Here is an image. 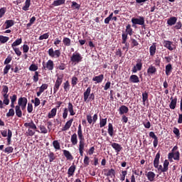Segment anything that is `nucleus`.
Here are the masks:
<instances>
[{"label": "nucleus", "instance_id": "nucleus-1", "mask_svg": "<svg viewBox=\"0 0 182 182\" xmlns=\"http://www.w3.org/2000/svg\"><path fill=\"white\" fill-rule=\"evenodd\" d=\"M180 156L181 154L178 151V146L176 145L173 146L171 152L168 154V159H169V161H172V159H173V160L178 161L180 160Z\"/></svg>", "mask_w": 182, "mask_h": 182}, {"label": "nucleus", "instance_id": "nucleus-2", "mask_svg": "<svg viewBox=\"0 0 182 182\" xmlns=\"http://www.w3.org/2000/svg\"><path fill=\"white\" fill-rule=\"evenodd\" d=\"M24 127L26 128L29 127V129L26 132L27 136H30L31 137H32V136H34V134H36L35 131L37 129V127L32 119L30 122H26L24 124Z\"/></svg>", "mask_w": 182, "mask_h": 182}, {"label": "nucleus", "instance_id": "nucleus-3", "mask_svg": "<svg viewBox=\"0 0 182 182\" xmlns=\"http://www.w3.org/2000/svg\"><path fill=\"white\" fill-rule=\"evenodd\" d=\"M160 158H161V154L160 151H159L154 159V167L158 170V171H160L161 173H165L166 172V170H164V167L161 165H159L160 163Z\"/></svg>", "mask_w": 182, "mask_h": 182}, {"label": "nucleus", "instance_id": "nucleus-4", "mask_svg": "<svg viewBox=\"0 0 182 182\" xmlns=\"http://www.w3.org/2000/svg\"><path fill=\"white\" fill-rule=\"evenodd\" d=\"M83 57L82 55L78 52H75L73 53L72 57H70V62L77 65V63H80L82 62Z\"/></svg>", "mask_w": 182, "mask_h": 182}, {"label": "nucleus", "instance_id": "nucleus-5", "mask_svg": "<svg viewBox=\"0 0 182 182\" xmlns=\"http://www.w3.org/2000/svg\"><path fill=\"white\" fill-rule=\"evenodd\" d=\"M64 75H60L57 77L55 85L53 87V94H56L60 87V85L63 82Z\"/></svg>", "mask_w": 182, "mask_h": 182}, {"label": "nucleus", "instance_id": "nucleus-6", "mask_svg": "<svg viewBox=\"0 0 182 182\" xmlns=\"http://www.w3.org/2000/svg\"><path fill=\"white\" fill-rule=\"evenodd\" d=\"M48 53L51 58H60V50H53V47L49 48Z\"/></svg>", "mask_w": 182, "mask_h": 182}, {"label": "nucleus", "instance_id": "nucleus-7", "mask_svg": "<svg viewBox=\"0 0 182 182\" xmlns=\"http://www.w3.org/2000/svg\"><path fill=\"white\" fill-rule=\"evenodd\" d=\"M131 21L132 23V27H134L136 25L144 26L145 24V18L144 16H140L139 18H132Z\"/></svg>", "mask_w": 182, "mask_h": 182}, {"label": "nucleus", "instance_id": "nucleus-8", "mask_svg": "<svg viewBox=\"0 0 182 182\" xmlns=\"http://www.w3.org/2000/svg\"><path fill=\"white\" fill-rule=\"evenodd\" d=\"M86 119L89 124H92V125H94L97 122L98 114H97V113H95V114H94V116H92V117L91 114H87Z\"/></svg>", "mask_w": 182, "mask_h": 182}, {"label": "nucleus", "instance_id": "nucleus-9", "mask_svg": "<svg viewBox=\"0 0 182 182\" xmlns=\"http://www.w3.org/2000/svg\"><path fill=\"white\" fill-rule=\"evenodd\" d=\"M143 68V61L142 59H137L136 64L132 68V73H136L138 71L141 70Z\"/></svg>", "mask_w": 182, "mask_h": 182}, {"label": "nucleus", "instance_id": "nucleus-10", "mask_svg": "<svg viewBox=\"0 0 182 182\" xmlns=\"http://www.w3.org/2000/svg\"><path fill=\"white\" fill-rule=\"evenodd\" d=\"M85 147V139L79 140L78 150H79L80 156H83Z\"/></svg>", "mask_w": 182, "mask_h": 182}, {"label": "nucleus", "instance_id": "nucleus-11", "mask_svg": "<svg viewBox=\"0 0 182 182\" xmlns=\"http://www.w3.org/2000/svg\"><path fill=\"white\" fill-rule=\"evenodd\" d=\"M43 68L44 70H53L54 68V63L52 60H48L46 64L43 63Z\"/></svg>", "mask_w": 182, "mask_h": 182}, {"label": "nucleus", "instance_id": "nucleus-12", "mask_svg": "<svg viewBox=\"0 0 182 182\" xmlns=\"http://www.w3.org/2000/svg\"><path fill=\"white\" fill-rule=\"evenodd\" d=\"M91 93V87H89L87 88V90L83 93V101L86 103L89 102V97Z\"/></svg>", "mask_w": 182, "mask_h": 182}, {"label": "nucleus", "instance_id": "nucleus-13", "mask_svg": "<svg viewBox=\"0 0 182 182\" xmlns=\"http://www.w3.org/2000/svg\"><path fill=\"white\" fill-rule=\"evenodd\" d=\"M149 135V137H151V139H154L153 145H154V147L156 148L159 144L158 137L156 136V135L154 132H150Z\"/></svg>", "mask_w": 182, "mask_h": 182}, {"label": "nucleus", "instance_id": "nucleus-14", "mask_svg": "<svg viewBox=\"0 0 182 182\" xmlns=\"http://www.w3.org/2000/svg\"><path fill=\"white\" fill-rule=\"evenodd\" d=\"M74 122V119L72 118L69 119L65 124V126L62 129V132H67L68 131L70 127H72L73 122Z\"/></svg>", "mask_w": 182, "mask_h": 182}, {"label": "nucleus", "instance_id": "nucleus-15", "mask_svg": "<svg viewBox=\"0 0 182 182\" xmlns=\"http://www.w3.org/2000/svg\"><path fill=\"white\" fill-rule=\"evenodd\" d=\"M67 109L69 112L70 116H75L76 114V112L72 102H68Z\"/></svg>", "mask_w": 182, "mask_h": 182}, {"label": "nucleus", "instance_id": "nucleus-16", "mask_svg": "<svg viewBox=\"0 0 182 182\" xmlns=\"http://www.w3.org/2000/svg\"><path fill=\"white\" fill-rule=\"evenodd\" d=\"M145 176H146L149 181L154 182L155 180L156 173L152 172V171H149V172H147Z\"/></svg>", "mask_w": 182, "mask_h": 182}, {"label": "nucleus", "instance_id": "nucleus-17", "mask_svg": "<svg viewBox=\"0 0 182 182\" xmlns=\"http://www.w3.org/2000/svg\"><path fill=\"white\" fill-rule=\"evenodd\" d=\"M77 136H78L79 141L85 140V136H84V135H83V132H82V125H81V124H80L78 125Z\"/></svg>", "mask_w": 182, "mask_h": 182}, {"label": "nucleus", "instance_id": "nucleus-18", "mask_svg": "<svg viewBox=\"0 0 182 182\" xmlns=\"http://www.w3.org/2000/svg\"><path fill=\"white\" fill-rule=\"evenodd\" d=\"M118 111L119 114L123 116L124 114H127L129 112V108L126 105H123L120 106Z\"/></svg>", "mask_w": 182, "mask_h": 182}, {"label": "nucleus", "instance_id": "nucleus-19", "mask_svg": "<svg viewBox=\"0 0 182 182\" xmlns=\"http://www.w3.org/2000/svg\"><path fill=\"white\" fill-rule=\"evenodd\" d=\"M173 70V66L171 63L166 65L165 66V74L166 76H169Z\"/></svg>", "mask_w": 182, "mask_h": 182}, {"label": "nucleus", "instance_id": "nucleus-20", "mask_svg": "<svg viewBox=\"0 0 182 182\" xmlns=\"http://www.w3.org/2000/svg\"><path fill=\"white\" fill-rule=\"evenodd\" d=\"M63 43L65 47H70L72 45V40L68 37H63Z\"/></svg>", "mask_w": 182, "mask_h": 182}, {"label": "nucleus", "instance_id": "nucleus-21", "mask_svg": "<svg viewBox=\"0 0 182 182\" xmlns=\"http://www.w3.org/2000/svg\"><path fill=\"white\" fill-rule=\"evenodd\" d=\"M15 21L13 20H6L3 26L4 29H9L14 25Z\"/></svg>", "mask_w": 182, "mask_h": 182}, {"label": "nucleus", "instance_id": "nucleus-22", "mask_svg": "<svg viewBox=\"0 0 182 182\" xmlns=\"http://www.w3.org/2000/svg\"><path fill=\"white\" fill-rule=\"evenodd\" d=\"M173 42L170 41H164V46L170 51H173L174 50L173 48L171 46Z\"/></svg>", "mask_w": 182, "mask_h": 182}, {"label": "nucleus", "instance_id": "nucleus-23", "mask_svg": "<svg viewBox=\"0 0 182 182\" xmlns=\"http://www.w3.org/2000/svg\"><path fill=\"white\" fill-rule=\"evenodd\" d=\"M75 170H76V166H75L74 164H73V165L69 168L68 171V177L73 176L75 174Z\"/></svg>", "mask_w": 182, "mask_h": 182}, {"label": "nucleus", "instance_id": "nucleus-24", "mask_svg": "<svg viewBox=\"0 0 182 182\" xmlns=\"http://www.w3.org/2000/svg\"><path fill=\"white\" fill-rule=\"evenodd\" d=\"M157 72V69L155 66L150 65L147 69V74L149 75H152Z\"/></svg>", "mask_w": 182, "mask_h": 182}, {"label": "nucleus", "instance_id": "nucleus-25", "mask_svg": "<svg viewBox=\"0 0 182 182\" xmlns=\"http://www.w3.org/2000/svg\"><path fill=\"white\" fill-rule=\"evenodd\" d=\"M125 33H127L129 36H133V33H134V31H133V28H132L131 24H127L125 29Z\"/></svg>", "mask_w": 182, "mask_h": 182}, {"label": "nucleus", "instance_id": "nucleus-26", "mask_svg": "<svg viewBox=\"0 0 182 182\" xmlns=\"http://www.w3.org/2000/svg\"><path fill=\"white\" fill-rule=\"evenodd\" d=\"M70 141L72 143V145H77L78 143V139H77V134L76 133H74L73 135H71Z\"/></svg>", "mask_w": 182, "mask_h": 182}, {"label": "nucleus", "instance_id": "nucleus-27", "mask_svg": "<svg viewBox=\"0 0 182 182\" xmlns=\"http://www.w3.org/2000/svg\"><path fill=\"white\" fill-rule=\"evenodd\" d=\"M15 114L17 117L18 118L22 117V109H21V106H18V105L15 106Z\"/></svg>", "mask_w": 182, "mask_h": 182}, {"label": "nucleus", "instance_id": "nucleus-28", "mask_svg": "<svg viewBox=\"0 0 182 182\" xmlns=\"http://www.w3.org/2000/svg\"><path fill=\"white\" fill-rule=\"evenodd\" d=\"M177 20L178 18L176 17L172 16L168 19L166 23H168V26H172L176 23Z\"/></svg>", "mask_w": 182, "mask_h": 182}, {"label": "nucleus", "instance_id": "nucleus-29", "mask_svg": "<svg viewBox=\"0 0 182 182\" xmlns=\"http://www.w3.org/2000/svg\"><path fill=\"white\" fill-rule=\"evenodd\" d=\"M27 103L28 100L27 98H26V97H20V98H18V102L17 106L21 107V105H27Z\"/></svg>", "mask_w": 182, "mask_h": 182}, {"label": "nucleus", "instance_id": "nucleus-30", "mask_svg": "<svg viewBox=\"0 0 182 182\" xmlns=\"http://www.w3.org/2000/svg\"><path fill=\"white\" fill-rule=\"evenodd\" d=\"M171 103H169V108H171V109H175L176 107V104H177V98H173V97H171Z\"/></svg>", "mask_w": 182, "mask_h": 182}, {"label": "nucleus", "instance_id": "nucleus-31", "mask_svg": "<svg viewBox=\"0 0 182 182\" xmlns=\"http://www.w3.org/2000/svg\"><path fill=\"white\" fill-rule=\"evenodd\" d=\"M47 154H48L50 163L53 162L54 160H56V157H58L56 154H55L53 152L50 151L48 153H47Z\"/></svg>", "mask_w": 182, "mask_h": 182}, {"label": "nucleus", "instance_id": "nucleus-32", "mask_svg": "<svg viewBox=\"0 0 182 182\" xmlns=\"http://www.w3.org/2000/svg\"><path fill=\"white\" fill-rule=\"evenodd\" d=\"M129 81L132 83H139L140 82V80L138 75H132L129 77Z\"/></svg>", "mask_w": 182, "mask_h": 182}, {"label": "nucleus", "instance_id": "nucleus-33", "mask_svg": "<svg viewBox=\"0 0 182 182\" xmlns=\"http://www.w3.org/2000/svg\"><path fill=\"white\" fill-rule=\"evenodd\" d=\"M63 155L67 159V160L72 161L74 159L73 156L71 154V153L69 151L63 150Z\"/></svg>", "mask_w": 182, "mask_h": 182}, {"label": "nucleus", "instance_id": "nucleus-34", "mask_svg": "<svg viewBox=\"0 0 182 182\" xmlns=\"http://www.w3.org/2000/svg\"><path fill=\"white\" fill-rule=\"evenodd\" d=\"M156 52V46L155 43H153L149 48L150 56L154 57Z\"/></svg>", "mask_w": 182, "mask_h": 182}, {"label": "nucleus", "instance_id": "nucleus-35", "mask_svg": "<svg viewBox=\"0 0 182 182\" xmlns=\"http://www.w3.org/2000/svg\"><path fill=\"white\" fill-rule=\"evenodd\" d=\"M103 80H104L103 74L92 77V81L97 82V83H101L103 81Z\"/></svg>", "mask_w": 182, "mask_h": 182}, {"label": "nucleus", "instance_id": "nucleus-36", "mask_svg": "<svg viewBox=\"0 0 182 182\" xmlns=\"http://www.w3.org/2000/svg\"><path fill=\"white\" fill-rule=\"evenodd\" d=\"M58 112V109L56 107L53 108L50 112H48V119L53 118L56 116V112Z\"/></svg>", "mask_w": 182, "mask_h": 182}, {"label": "nucleus", "instance_id": "nucleus-37", "mask_svg": "<svg viewBox=\"0 0 182 182\" xmlns=\"http://www.w3.org/2000/svg\"><path fill=\"white\" fill-rule=\"evenodd\" d=\"M112 146L117 153L120 152L121 150L122 149V146L117 143H112Z\"/></svg>", "mask_w": 182, "mask_h": 182}, {"label": "nucleus", "instance_id": "nucleus-38", "mask_svg": "<svg viewBox=\"0 0 182 182\" xmlns=\"http://www.w3.org/2000/svg\"><path fill=\"white\" fill-rule=\"evenodd\" d=\"M146 102H149V93L146 91L142 93L143 105H146Z\"/></svg>", "mask_w": 182, "mask_h": 182}, {"label": "nucleus", "instance_id": "nucleus-39", "mask_svg": "<svg viewBox=\"0 0 182 182\" xmlns=\"http://www.w3.org/2000/svg\"><path fill=\"white\" fill-rule=\"evenodd\" d=\"M65 1L66 0H55L53 2L52 6H58L64 5L65 4Z\"/></svg>", "mask_w": 182, "mask_h": 182}, {"label": "nucleus", "instance_id": "nucleus-40", "mask_svg": "<svg viewBox=\"0 0 182 182\" xmlns=\"http://www.w3.org/2000/svg\"><path fill=\"white\" fill-rule=\"evenodd\" d=\"M22 43V38H17L15 41H14L11 44V48H16V46H20Z\"/></svg>", "mask_w": 182, "mask_h": 182}, {"label": "nucleus", "instance_id": "nucleus-41", "mask_svg": "<svg viewBox=\"0 0 182 182\" xmlns=\"http://www.w3.org/2000/svg\"><path fill=\"white\" fill-rule=\"evenodd\" d=\"M10 38L9 36H5L3 35H0V43L1 44H5L9 41Z\"/></svg>", "mask_w": 182, "mask_h": 182}, {"label": "nucleus", "instance_id": "nucleus-42", "mask_svg": "<svg viewBox=\"0 0 182 182\" xmlns=\"http://www.w3.org/2000/svg\"><path fill=\"white\" fill-rule=\"evenodd\" d=\"M108 134H109L110 137H113V136H114V129H113V125H112V123H109Z\"/></svg>", "mask_w": 182, "mask_h": 182}, {"label": "nucleus", "instance_id": "nucleus-43", "mask_svg": "<svg viewBox=\"0 0 182 182\" xmlns=\"http://www.w3.org/2000/svg\"><path fill=\"white\" fill-rule=\"evenodd\" d=\"M139 46V43L135 38H131V47L134 48Z\"/></svg>", "mask_w": 182, "mask_h": 182}, {"label": "nucleus", "instance_id": "nucleus-44", "mask_svg": "<svg viewBox=\"0 0 182 182\" xmlns=\"http://www.w3.org/2000/svg\"><path fill=\"white\" fill-rule=\"evenodd\" d=\"M107 118H100V127L103 128L107 125Z\"/></svg>", "mask_w": 182, "mask_h": 182}, {"label": "nucleus", "instance_id": "nucleus-45", "mask_svg": "<svg viewBox=\"0 0 182 182\" xmlns=\"http://www.w3.org/2000/svg\"><path fill=\"white\" fill-rule=\"evenodd\" d=\"M70 88V84L69 80H67L65 82L63 83V89L65 92H68Z\"/></svg>", "mask_w": 182, "mask_h": 182}, {"label": "nucleus", "instance_id": "nucleus-46", "mask_svg": "<svg viewBox=\"0 0 182 182\" xmlns=\"http://www.w3.org/2000/svg\"><path fill=\"white\" fill-rule=\"evenodd\" d=\"M15 115V111L13 108H10L9 112L6 113V117H13Z\"/></svg>", "mask_w": 182, "mask_h": 182}, {"label": "nucleus", "instance_id": "nucleus-47", "mask_svg": "<svg viewBox=\"0 0 182 182\" xmlns=\"http://www.w3.org/2000/svg\"><path fill=\"white\" fill-rule=\"evenodd\" d=\"M53 145L55 149L60 150V143L58 140H55L53 141Z\"/></svg>", "mask_w": 182, "mask_h": 182}, {"label": "nucleus", "instance_id": "nucleus-48", "mask_svg": "<svg viewBox=\"0 0 182 182\" xmlns=\"http://www.w3.org/2000/svg\"><path fill=\"white\" fill-rule=\"evenodd\" d=\"M31 6V0H26L25 2V6H23V10L27 11Z\"/></svg>", "mask_w": 182, "mask_h": 182}, {"label": "nucleus", "instance_id": "nucleus-49", "mask_svg": "<svg viewBox=\"0 0 182 182\" xmlns=\"http://www.w3.org/2000/svg\"><path fill=\"white\" fill-rule=\"evenodd\" d=\"M77 82H78V78L75 76H73L72 78H71V85H72V87H74L75 86L77 85Z\"/></svg>", "mask_w": 182, "mask_h": 182}, {"label": "nucleus", "instance_id": "nucleus-50", "mask_svg": "<svg viewBox=\"0 0 182 182\" xmlns=\"http://www.w3.org/2000/svg\"><path fill=\"white\" fill-rule=\"evenodd\" d=\"M80 7H81V6L79 4H77L76 1L72 2L71 8L73 9L79 10L80 9Z\"/></svg>", "mask_w": 182, "mask_h": 182}, {"label": "nucleus", "instance_id": "nucleus-51", "mask_svg": "<svg viewBox=\"0 0 182 182\" xmlns=\"http://www.w3.org/2000/svg\"><path fill=\"white\" fill-rule=\"evenodd\" d=\"M128 35L127 33H122V43H125V42L127 41Z\"/></svg>", "mask_w": 182, "mask_h": 182}, {"label": "nucleus", "instance_id": "nucleus-52", "mask_svg": "<svg viewBox=\"0 0 182 182\" xmlns=\"http://www.w3.org/2000/svg\"><path fill=\"white\" fill-rule=\"evenodd\" d=\"M39 128L41 130V134H46L48 133V130L44 125H40Z\"/></svg>", "mask_w": 182, "mask_h": 182}, {"label": "nucleus", "instance_id": "nucleus-53", "mask_svg": "<svg viewBox=\"0 0 182 182\" xmlns=\"http://www.w3.org/2000/svg\"><path fill=\"white\" fill-rule=\"evenodd\" d=\"M9 91V89L7 85L2 86L1 95L8 94Z\"/></svg>", "mask_w": 182, "mask_h": 182}, {"label": "nucleus", "instance_id": "nucleus-54", "mask_svg": "<svg viewBox=\"0 0 182 182\" xmlns=\"http://www.w3.org/2000/svg\"><path fill=\"white\" fill-rule=\"evenodd\" d=\"M6 65L4 68V75L9 73V70L11 68V65L9 64H6Z\"/></svg>", "mask_w": 182, "mask_h": 182}, {"label": "nucleus", "instance_id": "nucleus-55", "mask_svg": "<svg viewBox=\"0 0 182 182\" xmlns=\"http://www.w3.org/2000/svg\"><path fill=\"white\" fill-rule=\"evenodd\" d=\"M169 166V161L168 160H165L163 164L164 170L168 171Z\"/></svg>", "mask_w": 182, "mask_h": 182}, {"label": "nucleus", "instance_id": "nucleus-56", "mask_svg": "<svg viewBox=\"0 0 182 182\" xmlns=\"http://www.w3.org/2000/svg\"><path fill=\"white\" fill-rule=\"evenodd\" d=\"M48 38H49V33H43V35L40 36L39 40L40 41L46 40Z\"/></svg>", "mask_w": 182, "mask_h": 182}, {"label": "nucleus", "instance_id": "nucleus-57", "mask_svg": "<svg viewBox=\"0 0 182 182\" xmlns=\"http://www.w3.org/2000/svg\"><path fill=\"white\" fill-rule=\"evenodd\" d=\"M173 134H176L178 139L180 138V136H181L180 131L177 127H173Z\"/></svg>", "mask_w": 182, "mask_h": 182}, {"label": "nucleus", "instance_id": "nucleus-58", "mask_svg": "<svg viewBox=\"0 0 182 182\" xmlns=\"http://www.w3.org/2000/svg\"><path fill=\"white\" fill-rule=\"evenodd\" d=\"M48 85L47 84H43L39 88V91H41L42 93L48 89Z\"/></svg>", "mask_w": 182, "mask_h": 182}, {"label": "nucleus", "instance_id": "nucleus-59", "mask_svg": "<svg viewBox=\"0 0 182 182\" xmlns=\"http://www.w3.org/2000/svg\"><path fill=\"white\" fill-rule=\"evenodd\" d=\"M106 176L108 177H110L112 176H115V171L112 168L109 170L107 173H106Z\"/></svg>", "mask_w": 182, "mask_h": 182}, {"label": "nucleus", "instance_id": "nucleus-60", "mask_svg": "<svg viewBox=\"0 0 182 182\" xmlns=\"http://www.w3.org/2000/svg\"><path fill=\"white\" fill-rule=\"evenodd\" d=\"M4 151L7 154H11L14 151V148L12 146H8V147L5 148Z\"/></svg>", "mask_w": 182, "mask_h": 182}, {"label": "nucleus", "instance_id": "nucleus-61", "mask_svg": "<svg viewBox=\"0 0 182 182\" xmlns=\"http://www.w3.org/2000/svg\"><path fill=\"white\" fill-rule=\"evenodd\" d=\"M31 102H32L33 103L34 102V106H35V107H38V106L40 105V104H41V101H40L39 98H38V97H36V98H35V102L33 101V100H32Z\"/></svg>", "mask_w": 182, "mask_h": 182}, {"label": "nucleus", "instance_id": "nucleus-62", "mask_svg": "<svg viewBox=\"0 0 182 182\" xmlns=\"http://www.w3.org/2000/svg\"><path fill=\"white\" fill-rule=\"evenodd\" d=\"M40 75H39V73L38 72V71H36L35 72V75H34V76H33V81L35 82H37L38 81V80H39V77Z\"/></svg>", "mask_w": 182, "mask_h": 182}, {"label": "nucleus", "instance_id": "nucleus-63", "mask_svg": "<svg viewBox=\"0 0 182 182\" xmlns=\"http://www.w3.org/2000/svg\"><path fill=\"white\" fill-rule=\"evenodd\" d=\"M127 174V171H122V175H121V178H120V181H124L125 180V176Z\"/></svg>", "mask_w": 182, "mask_h": 182}, {"label": "nucleus", "instance_id": "nucleus-64", "mask_svg": "<svg viewBox=\"0 0 182 182\" xmlns=\"http://www.w3.org/2000/svg\"><path fill=\"white\" fill-rule=\"evenodd\" d=\"M38 69V67L36 65V64H32L30 67H29V70L31 71H36Z\"/></svg>", "mask_w": 182, "mask_h": 182}]
</instances>
